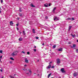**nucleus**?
Listing matches in <instances>:
<instances>
[{"instance_id": "obj_1", "label": "nucleus", "mask_w": 78, "mask_h": 78, "mask_svg": "<svg viewBox=\"0 0 78 78\" xmlns=\"http://www.w3.org/2000/svg\"><path fill=\"white\" fill-rule=\"evenodd\" d=\"M56 9V8L55 7L52 11V12L53 13V14H56V12L55 11V10Z\"/></svg>"}, {"instance_id": "obj_2", "label": "nucleus", "mask_w": 78, "mask_h": 78, "mask_svg": "<svg viewBox=\"0 0 78 78\" xmlns=\"http://www.w3.org/2000/svg\"><path fill=\"white\" fill-rule=\"evenodd\" d=\"M29 71L30 73V74L29 73H27L26 74L28 75V76H30L32 72H31V71L30 69H29Z\"/></svg>"}, {"instance_id": "obj_3", "label": "nucleus", "mask_w": 78, "mask_h": 78, "mask_svg": "<svg viewBox=\"0 0 78 78\" xmlns=\"http://www.w3.org/2000/svg\"><path fill=\"white\" fill-rule=\"evenodd\" d=\"M54 20L55 22H56V20H59V18L57 17H55V18L54 19Z\"/></svg>"}, {"instance_id": "obj_4", "label": "nucleus", "mask_w": 78, "mask_h": 78, "mask_svg": "<svg viewBox=\"0 0 78 78\" xmlns=\"http://www.w3.org/2000/svg\"><path fill=\"white\" fill-rule=\"evenodd\" d=\"M57 61V64H60V59L59 58H57L56 60Z\"/></svg>"}, {"instance_id": "obj_5", "label": "nucleus", "mask_w": 78, "mask_h": 78, "mask_svg": "<svg viewBox=\"0 0 78 78\" xmlns=\"http://www.w3.org/2000/svg\"><path fill=\"white\" fill-rule=\"evenodd\" d=\"M61 71L62 72V73H66V71H64V68H62L61 69Z\"/></svg>"}, {"instance_id": "obj_6", "label": "nucleus", "mask_w": 78, "mask_h": 78, "mask_svg": "<svg viewBox=\"0 0 78 78\" xmlns=\"http://www.w3.org/2000/svg\"><path fill=\"white\" fill-rule=\"evenodd\" d=\"M17 55V53H16V52H13L12 54V55L13 56H16Z\"/></svg>"}, {"instance_id": "obj_7", "label": "nucleus", "mask_w": 78, "mask_h": 78, "mask_svg": "<svg viewBox=\"0 0 78 78\" xmlns=\"http://www.w3.org/2000/svg\"><path fill=\"white\" fill-rule=\"evenodd\" d=\"M19 16H20V17H23L24 15L23 14H22V13H19Z\"/></svg>"}, {"instance_id": "obj_8", "label": "nucleus", "mask_w": 78, "mask_h": 78, "mask_svg": "<svg viewBox=\"0 0 78 78\" xmlns=\"http://www.w3.org/2000/svg\"><path fill=\"white\" fill-rule=\"evenodd\" d=\"M50 67H51V65L49 64V66L46 67V69H50Z\"/></svg>"}, {"instance_id": "obj_9", "label": "nucleus", "mask_w": 78, "mask_h": 78, "mask_svg": "<svg viewBox=\"0 0 78 78\" xmlns=\"http://www.w3.org/2000/svg\"><path fill=\"white\" fill-rule=\"evenodd\" d=\"M72 26H69V27L68 29V31H70V29L71 28H72Z\"/></svg>"}, {"instance_id": "obj_10", "label": "nucleus", "mask_w": 78, "mask_h": 78, "mask_svg": "<svg viewBox=\"0 0 78 78\" xmlns=\"http://www.w3.org/2000/svg\"><path fill=\"white\" fill-rule=\"evenodd\" d=\"M77 75H78V73H75L73 74V76H77Z\"/></svg>"}, {"instance_id": "obj_11", "label": "nucleus", "mask_w": 78, "mask_h": 78, "mask_svg": "<svg viewBox=\"0 0 78 78\" xmlns=\"http://www.w3.org/2000/svg\"><path fill=\"white\" fill-rule=\"evenodd\" d=\"M25 61L26 63H28V60H27V58H25Z\"/></svg>"}, {"instance_id": "obj_12", "label": "nucleus", "mask_w": 78, "mask_h": 78, "mask_svg": "<svg viewBox=\"0 0 78 78\" xmlns=\"http://www.w3.org/2000/svg\"><path fill=\"white\" fill-rule=\"evenodd\" d=\"M58 51H62V48H60L58 49Z\"/></svg>"}, {"instance_id": "obj_13", "label": "nucleus", "mask_w": 78, "mask_h": 78, "mask_svg": "<svg viewBox=\"0 0 78 78\" xmlns=\"http://www.w3.org/2000/svg\"><path fill=\"white\" fill-rule=\"evenodd\" d=\"M44 6L45 7H48V4H46L44 5Z\"/></svg>"}, {"instance_id": "obj_14", "label": "nucleus", "mask_w": 78, "mask_h": 78, "mask_svg": "<svg viewBox=\"0 0 78 78\" xmlns=\"http://www.w3.org/2000/svg\"><path fill=\"white\" fill-rule=\"evenodd\" d=\"M32 32L33 33H35L36 32H35V30L34 29H33L32 30Z\"/></svg>"}, {"instance_id": "obj_15", "label": "nucleus", "mask_w": 78, "mask_h": 78, "mask_svg": "<svg viewBox=\"0 0 78 78\" xmlns=\"http://www.w3.org/2000/svg\"><path fill=\"white\" fill-rule=\"evenodd\" d=\"M31 6L33 8H34V7H35V6L33 5V4H31Z\"/></svg>"}, {"instance_id": "obj_16", "label": "nucleus", "mask_w": 78, "mask_h": 78, "mask_svg": "<svg viewBox=\"0 0 78 78\" xmlns=\"http://www.w3.org/2000/svg\"><path fill=\"white\" fill-rule=\"evenodd\" d=\"M10 25L12 26V25H13V23L12 22V21H11L10 22Z\"/></svg>"}, {"instance_id": "obj_17", "label": "nucleus", "mask_w": 78, "mask_h": 78, "mask_svg": "<svg viewBox=\"0 0 78 78\" xmlns=\"http://www.w3.org/2000/svg\"><path fill=\"white\" fill-rule=\"evenodd\" d=\"M71 35L73 37H75V34L73 35L72 34H71Z\"/></svg>"}, {"instance_id": "obj_18", "label": "nucleus", "mask_w": 78, "mask_h": 78, "mask_svg": "<svg viewBox=\"0 0 78 78\" xmlns=\"http://www.w3.org/2000/svg\"><path fill=\"white\" fill-rule=\"evenodd\" d=\"M9 76V77H10V78H14V76H13L11 75Z\"/></svg>"}, {"instance_id": "obj_19", "label": "nucleus", "mask_w": 78, "mask_h": 78, "mask_svg": "<svg viewBox=\"0 0 78 78\" xmlns=\"http://www.w3.org/2000/svg\"><path fill=\"white\" fill-rule=\"evenodd\" d=\"M19 40L20 41H22V38H20L19 39Z\"/></svg>"}, {"instance_id": "obj_20", "label": "nucleus", "mask_w": 78, "mask_h": 78, "mask_svg": "<svg viewBox=\"0 0 78 78\" xmlns=\"http://www.w3.org/2000/svg\"><path fill=\"white\" fill-rule=\"evenodd\" d=\"M10 59H11V60H12V61H14V59L12 57L10 58Z\"/></svg>"}, {"instance_id": "obj_21", "label": "nucleus", "mask_w": 78, "mask_h": 78, "mask_svg": "<svg viewBox=\"0 0 78 78\" xmlns=\"http://www.w3.org/2000/svg\"><path fill=\"white\" fill-rule=\"evenodd\" d=\"M56 48V45H53V48Z\"/></svg>"}, {"instance_id": "obj_22", "label": "nucleus", "mask_w": 78, "mask_h": 78, "mask_svg": "<svg viewBox=\"0 0 78 78\" xmlns=\"http://www.w3.org/2000/svg\"><path fill=\"white\" fill-rule=\"evenodd\" d=\"M23 33L24 35H25V34H25V31L24 30L23 31Z\"/></svg>"}, {"instance_id": "obj_23", "label": "nucleus", "mask_w": 78, "mask_h": 78, "mask_svg": "<svg viewBox=\"0 0 78 78\" xmlns=\"http://www.w3.org/2000/svg\"><path fill=\"white\" fill-rule=\"evenodd\" d=\"M75 47H76V45H75V44H73V48H75Z\"/></svg>"}, {"instance_id": "obj_24", "label": "nucleus", "mask_w": 78, "mask_h": 78, "mask_svg": "<svg viewBox=\"0 0 78 78\" xmlns=\"http://www.w3.org/2000/svg\"><path fill=\"white\" fill-rule=\"evenodd\" d=\"M71 20V19L70 18H68L66 19V20Z\"/></svg>"}, {"instance_id": "obj_25", "label": "nucleus", "mask_w": 78, "mask_h": 78, "mask_svg": "<svg viewBox=\"0 0 78 78\" xmlns=\"http://www.w3.org/2000/svg\"><path fill=\"white\" fill-rule=\"evenodd\" d=\"M51 75V73H50V74H49L48 75V78H49V77H50V75Z\"/></svg>"}, {"instance_id": "obj_26", "label": "nucleus", "mask_w": 78, "mask_h": 78, "mask_svg": "<svg viewBox=\"0 0 78 78\" xmlns=\"http://www.w3.org/2000/svg\"><path fill=\"white\" fill-rule=\"evenodd\" d=\"M1 0V3H3V0Z\"/></svg>"}, {"instance_id": "obj_27", "label": "nucleus", "mask_w": 78, "mask_h": 78, "mask_svg": "<svg viewBox=\"0 0 78 78\" xmlns=\"http://www.w3.org/2000/svg\"><path fill=\"white\" fill-rule=\"evenodd\" d=\"M21 53H23V54H25V52H24L23 51H22L21 52Z\"/></svg>"}, {"instance_id": "obj_28", "label": "nucleus", "mask_w": 78, "mask_h": 78, "mask_svg": "<svg viewBox=\"0 0 78 78\" xmlns=\"http://www.w3.org/2000/svg\"><path fill=\"white\" fill-rule=\"evenodd\" d=\"M0 71H1V72H3V70L1 69Z\"/></svg>"}, {"instance_id": "obj_29", "label": "nucleus", "mask_w": 78, "mask_h": 78, "mask_svg": "<svg viewBox=\"0 0 78 78\" xmlns=\"http://www.w3.org/2000/svg\"><path fill=\"white\" fill-rule=\"evenodd\" d=\"M71 19H72V20H74V18H72Z\"/></svg>"}, {"instance_id": "obj_30", "label": "nucleus", "mask_w": 78, "mask_h": 78, "mask_svg": "<svg viewBox=\"0 0 78 78\" xmlns=\"http://www.w3.org/2000/svg\"><path fill=\"white\" fill-rule=\"evenodd\" d=\"M36 38L37 39H39V37H36Z\"/></svg>"}, {"instance_id": "obj_31", "label": "nucleus", "mask_w": 78, "mask_h": 78, "mask_svg": "<svg viewBox=\"0 0 78 78\" xmlns=\"http://www.w3.org/2000/svg\"><path fill=\"white\" fill-rule=\"evenodd\" d=\"M2 52H3V51H2V50L0 51V53H2Z\"/></svg>"}, {"instance_id": "obj_32", "label": "nucleus", "mask_w": 78, "mask_h": 78, "mask_svg": "<svg viewBox=\"0 0 78 78\" xmlns=\"http://www.w3.org/2000/svg\"><path fill=\"white\" fill-rule=\"evenodd\" d=\"M76 51L77 52H78V49H76Z\"/></svg>"}, {"instance_id": "obj_33", "label": "nucleus", "mask_w": 78, "mask_h": 78, "mask_svg": "<svg viewBox=\"0 0 78 78\" xmlns=\"http://www.w3.org/2000/svg\"><path fill=\"white\" fill-rule=\"evenodd\" d=\"M34 51H36V49H34Z\"/></svg>"}, {"instance_id": "obj_34", "label": "nucleus", "mask_w": 78, "mask_h": 78, "mask_svg": "<svg viewBox=\"0 0 78 78\" xmlns=\"http://www.w3.org/2000/svg\"><path fill=\"white\" fill-rule=\"evenodd\" d=\"M27 55H29L30 54V52H27Z\"/></svg>"}, {"instance_id": "obj_35", "label": "nucleus", "mask_w": 78, "mask_h": 78, "mask_svg": "<svg viewBox=\"0 0 78 78\" xmlns=\"http://www.w3.org/2000/svg\"><path fill=\"white\" fill-rule=\"evenodd\" d=\"M55 68V66H52L51 67V68L52 69L53 68Z\"/></svg>"}, {"instance_id": "obj_36", "label": "nucleus", "mask_w": 78, "mask_h": 78, "mask_svg": "<svg viewBox=\"0 0 78 78\" xmlns=\"http://www.w3.org/2000/svg\"><path fill=\"white\" fill-rule=\"evenodd\" d=\"M12 62L11 61L10 62V64H12Z\"/></svg>"}, {"instance_id": "obj_37", "label": "nucleus", "mask_w": 78, "mask_h": 78, "mask_svg": "<svg viewBox=\"0 0 78 78\" xmlns=\"http://www.w3.org/2000/svg\"><path fill=\"white\" fill-rule=\"evenodd\" d=\"M51 6V4H49V6Z\"/></svg>"}, {"instance_id": "obj_38", "label": "nucleus", "mask_w": 78, "mask_h": 78, "mask_svg": "<svg viewBox=\"0 0 78 78\" xmlns=\"http://www.w3.org/2000/svg\"><path fill=\"white\" fill-rule=\"evenodd\" d=\"M16 29L17 30H19V28L18 27H17Z\"/></svg>"}, {"instance_id": "obj_39", "label": "nucleus", "mask_w": 78, "mask_h": 78, "mask_svg": "<svg viewBox=\"0 0 78 78\" xmlns=\"http://www.w3.org/2000/svg\"><path fill=\"white\" fill-rule=\"evenodd\" d=\"M19 19L20 18L19 17L17 18V19H18V20H19Z\"/></svg>"}, {"instance_id": "obj_40", "label": "nucleus", "mask_w": 78, "mask_h": 78, "mask_svg": "<svg viewBox=\"0 0 78 78\" xmlns=\"http://www.w3.org/2000/svg\"><path fill=\"white\" fill-rule=\"evenodd\" d=\"M69 44H71V42H69Z\"/></svg>"}, {"instance_id": "obj_41", "label": "nucleus", "mask_w": 78, "mask_h": 78, "mask_svg": "<svg viewBox=\"0 0 78 78\" xmlns=\"http://www.w3.org/2000/svg\"><path fill=\"white\" fill-rule=\"evenodd\" d=\"M2 58V56H0L1 59Z\"/></svg>"}, {"instance_id": "obj_42", "label": "nucleus", "mask_w": 78, "mask_h": 78, "mask_svg": "<svg viewBox=\"0 0 78 78\" xmlns=\"http://www.w3.org/2000/svg\"><path fill=\"white\" fill-rule=\"evenodd\" d=\"M16 26H18V25H19V24H17L16 25Z\"/></svg>"}, {"instance_id": "obj_43", "label": "nucleus", "mask_w": 78, "mask_h": 78, "mask_svg": "<svg viewBox=\"0 0 78 78\" xmlns=\"http://www.w3.org/2000/svg\"><path fill=\"white\" fill-rule=\"evenodd\" d=\"M34 48H36V46H35L34 47Z\"/></svg>"}, {"instance_id": "obj_44", "label": "nucleus", "mask_w": 78, "mask_h": 78, "mask_svg": "<svg viewBox=\"0 0 78 78\" xmlns=\"http://www.w3.org/2000/svg\"><path fill=\"white\" fill-rule=\"evenodd\" d=\"M48 17L47 16L46 17V19H48Z\"/></svg>"}, {"instance_id": "obj_45", "label": "nucleus", "mask_w": 78, "mask_h": 78, "mask_svg": "<svg viewBox=\"0 0 78 78\" xmlns=\"http://www.w3.org/2000/svg\"><path fill=\"white\" fill-rule=\"evenodd\" d=\"M44 43H43L42 44V45H44Z\"/></svg>"}, {"instance_id": "obj_46", "label": "nucleus", "mask_w": 78, "mask_h": 78, "mask_svg": "<svg viewBox=\"0 0 78 78\" xmlns=\"http://www.w3.org/2000/svg\"><path fill=\"white\" fill-rule=\"evenodd\" d=\"M26 66H27V65H24V66H25V67H26Z\"/></svg>"}, {"instance_id": "obj_47", "label": "nucleus", "mask_w": 78, "mask_h": 78, "mask_svg": "<svg viewBox=\"0 0 78 78\" xmlns=\"http://www.w3.org/2000/svg\"><path fill=\"white\" fill-rule=\"evenodd\" d=\"M20 34H21V33H22V32H20Z\"/></svg>"}, {"instance_id": "obj_48", "label": "nucleus", "mask_w": 78, "mask_h": 78, "mask_svg": "<svg viewBox=\"0 0 78 78\" xmlns=\"http://www.w3.org/2000/svg\"><path fill=\"white\" fill-rule=\"evenodd\" d=\"M21 11H21V10H19V12H21Z\"/></svg>"}, {"instance_id": "obj_49", "label": "nucleus", "mask_w": 78, "mask_h": 78, "mask_svg": "<svg viewBox=\"0 0 78 78\" xmlns=\"http://www.w3.org/2000/svg\"><path fill=\"white\" fill-rule=\"evenodd\" d=\"M77 42H78V40H77Z\"/></svg>"}, {"instance_id": "obj_50", "label": "nucleus", "mask_w": 78, "mask_h": 78, "mask_svg": "<svg viewBox=\"0 0 78 78\" xmlns=\"http://www.w3.org/2000/svg\"><path fill=\"white\" fill-rule=\"evenodd\" d=\"M37 61V62H39V60H38Z\"/></svg>"}, {"instance_id": "obj_51", "label": "nucleus", "mask_w": 78, "mask_h": 78, "mask_svg": "<svg viewBox=\"0 0 78 78\" xmlns=\"http://www.w3.org/2000/svg\"><path fill=\"white\" fill-rule=\"evenodd\" d=\"M1 78H3V77L2 76V77H1Z\"/></svg>"}, {"instance_id": "obj_52", "label": "nucleus", "mask_w": 78, "mask_h": 78, "mask_svg": "<svg viewBox=\"0 0 78 78\" xmlns=\"http://www.w3.org/2000/svg\"><path fill=\"white\" fill-rule=\"evenodd\" d=\"M51 62H50V63H51Z\"/></svg>"}, {"instance_id": "obj_53", "label": "nucleus", "mask_w": 78, "mask_h": 78, "mask_svg": "<svg viewBox=\"0 0 78 78\" xmlns=\"http://www.w3.org/2000/svg\"><path fill=\"white\" fill-rule=\"evenodd\" d=\"M14 76H15L16 75V74H14Z\"/></svg>"}, {"instance_id": "obj_54", "label": "nucleus", "mask_w": 78, "mask_h": 78, "mask_svg": "<svg viewBox=\"0 0 78 78\" xmlns=\"http://www.w3.org/2000/svg\"><path fill=\"white\" fill-rule=\"evenodd\" d=\"M54 78L53 77H52V78Z\"/></svg>"}, {"instance_id": "obj_55", "label": "nucleus", "mask_w": 78, "mask_h": 78, "mask_svg": "<svg viewBox=\"0 0 78 78\" xmlns=\"http://www.w3.org/2000/svg\"><path fill=\"white\" fill-rule=\"evenodd\" d=\"M74 0V1H75V0Z\"/></svg>"}, {"instance_id": "obj_56", "label": "nucleus", "mask_w": 78, "mask_h": 78, "mask_svg": "<svg viewBox=\"0 0 78 78\" xmlns=\"http://www.w3.org/2000/svg\"><path fill=\"white\" fill-rule=\"evenodd\" d=\"M23 70H24V69H23Z\"/></svg>"}]
</instances>
